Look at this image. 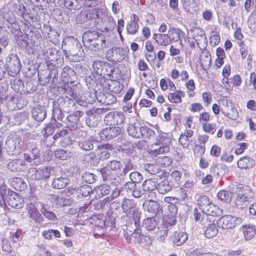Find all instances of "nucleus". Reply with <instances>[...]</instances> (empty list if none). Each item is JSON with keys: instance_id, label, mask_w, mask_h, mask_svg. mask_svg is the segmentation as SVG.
<instances>
[{"instance_id": "obj_1", "label": "nucleus", "mask_w": 256, "mask_h": 256, "mask_svg": "<svg viewBox=\"0 0 256 256\" xmlns=\"http://www.w3.org/2000/svg\"><path fill=\"white\" fill-rule=\"evenodd\" d=\"M82 42L86 48L94 52L100 51L108 46L105 36L96 30H88L84 32Z\"/></svg>"}, {"instance_id": "obj_2", "label": "nucleus", "mask_w": 256, "mask_h": 256, "mask_svg": "<svg viewBox=\"0 0 256 256\" xmlns=\"http://www.w3.org/2000/svg\"><path fill=\"white\" fill-rule=\"evenodd\" d=\"M66 46L72 56V62H78L84 57V52L81 44L73 36H68L62 42V48Z\"/></svg>"}, {"instance_id": "obj_3", "label": "nucleus", "mask_w": 256, "mask_h": 256, "mask_svg": "<svg viewBox=\"0 0 256 256\" xmlns=\"http://www.w3.org/2000/svg\"><path fill=\"white\" fill-rule=\"evenodd\" d=\"M92 67L94 70L98 74L101 76H108L114 78L116 71L118 70L112 64L102 60H96L93 62Z\"/></svg>"}, {"instance_id": "obj_4", "label": "nucleus", "mask_w": 256, "mask_h": 256, "mask_svg": "<svg viewBox=\"0 0 256 256\" xmlns=\"http://www.w3.org/2000/svg\"><path fill=\"white\" fill-rule=\"evenodd\" d=\"M6 65L8 74L11 76H15L20 72L21 64L18 56L16 54H9L6 60Z\"/></svg>"}, {"instance_id": "obj_5", "label": "nucleus", "mask_w": 256, "mask_h": 256, "mask_svg": "<svg viewBox=\"0 0 256 256\" xmlns=\"http://www.w3.org/2000/svg\"><path fill=\"white\" fill-rule=\"evenodd\" d=\"M122 190V188L121 186H110L107 184H103L99 186L96 190L100 196H103L110 194V196L106 198H110V202L120 196Z\"/></svg>"}, {"instance_id": "obj_6", "label": "nucleus", "mask_w": 256, "mask_h": 256, "mask_svg": "<svg viewBox=\"0 0 256 256\" xmlns=\"http://www.w3.org/2000/svg\"><path fill=\"white\" fill-rule=\"evenodd\" d=\"M136 206V204L133 200L127 198L124 200L122 205V212L126 214L127 216H129L131 212H132V214H134L133 220L136 225L138 222L139 223L141 214L135 209Z\"/></svg>"}, {"instance_id": "obj_7", "label": "nucleus", "mask_w": 256, "mask_h": 256, "mask_svg": "<svg viewBox=\"0 0 256 256\" xmlns=\"http://www.w3.org/2000/svg\"><path fill=\"white\" fill-rule=\"evenodd\" d=\"M216 222L219 228L222 229H230L236 225L240 224L242 222V219L231 215H225L220 217Z\"/></svg>"}, {"instance_id": "obj_8", "label": "nucleus", "mask_w": 256, "mask_h": 256, "mask_svg": "<svg viewBox=\"0 0 256 256\" xmlns=\"http://www.w3.org/2000/svg\"><path fill=\"white\" fill-rule=\"evenodd\" d=\"M212 218L204 216L202 217L201 220L202 224L206 228L204 235L208 238L215 236L218 233V229L216 226L214 220H212Z\"/></svg>"}, {"instance_id": "obj_9", "label": "nucleus", "mask_w": 256, "mask_h": 256, "mask_svg": "<svg viewBox=\"0 0 256 256\" xmlns=\"http://www.w3.org/2000/svg\"><path fill=\"white\" fill-rule=\"evenodd\" d=\"M126 56L125 50L121 47H115L108 50L106 54V58L110 62H120Z\"/></svg>"}, {"instance_id": "obj_10", "label": "nucleus", "mask_w": 256, "mask_h": 256, "mask_svg": "<svg viewBox=\"0 0 256 256\" xmlns=\"http://www.w3.org/2000/svg\"><path fill=\"white\" fill-rule=\"evenodd\" d=\"M157 142L155 144L159 146L158 148L152 150L150 154L154 156H157L160 154H164L169 152L170 148L169 144L170 142L168 138H164L162 134H160L156 138Z\"/></svg>"}, {"instance_id": "obj_11", "label": "nucleus", "mask_w": 256, "mask_h": 256, "mask_svg": "<svg viewBox=\"0 0 256 256\" xmlns=\"http://www.w3.org/2000/svg\"><path fill=\"white\" fill-rule=\"evenodd\" d=\"M50 174V170L48 167H42L36 169L30 168L28 172V178L35 180H40L48 178Z\"/></svg>"}, {"instance_id": "obj_12", "label": "nucleus", "mask_w": 256, "mask_h": 256, "mask_svg": "<svg viewBox=\"0 0 256 256\" xmlns=\"http://www.w3.org/2000/svg\"><path fill=\"white\" fill-rule=\"evenodd\" d=\"M121 132V129L118 126H109L102 129L99 132V136L102 140H109L118 136Z\"/></svg>"}, {"instance_id": "obj_13", "label": "nucleus", "mask_w": 256, "mask_h": 256, "mask_svg": "<svg viewBox=\"0 0 256 256\" xmlns=\"http://www.w3.org/2000/svg\"><path fill=\"white\" fill-rule=\"evenodd\" d=\"M20 142V137L16 134H11L8 137L5 143L4 148L8 154H14V152L16 150Z\"/></svg>"}, {"instance_id": "obj_14", "label": "nucleus", "mask_w": 256, "mask_h": 256, "mask_svg": "<svg viewBox=\"0 0 256 256\" xmlns=\"http://www.w3.org/2000/svg\"><path fill=\"white\" fill-rule=\"evenodd\" d=\"M140 223V222L139 221V223L138 222L136 225L134 224L136 229L132 234H129L128 232L124 234V238L128 243H136L142 242L144 236L142 234L141 230L139 228Z\"/></svg>"}, {"instance_id": "obj_15", "label": "nucleus", "mask_w": 256, "mask_h": 256, "mask_svg": "<svg viewBox=\"0 0 256 256\" xmlns=\"http://www.w3.org/2000/svg\"><path fill=\"white\" fill-rule=\"evenodd\" d=\"M232 190L236 192L237 194L244 195L245 198L251 200L254 196V192L248 186H243L242 184H238L234 185L232 186Z\"/></svg>"}, {"instance_id": "obj_16", "label": "nucleus", "mask_w": 256, "mask_h": 256, "mask_svg": "<svg viewBox=\"0 0 256 256\" xmlns=\"http://www.w3.org/2000/svg\"><path fill=\"white\" fill-rule=\"evenodd\" d=\"M84 114L82 111L76 110L68 116L66 122L67 127L71 130H75L77 128V124L80 118Z\"/></svg>"}, {"instance_id": "obj_17", "label": "nucleus", "mask_w": 256, "mask_h": 256, "mask_svg": "<svg viewBox=\"0 0 256 256\" xmlns=\"http://www.w3.org/2000/svg\"><path fill=\"white\" fill-rule=\"evenodd\" d=\"M96 100L105 105H110L116 101V98L112 94L106 92H99L96 96Z\"/></svg>"}, {"instance_id": "obj_18", "label": "nucleus", "mask_w": 256, "mask_h": 256, "mask_svg": "<svg viewBox=\"0 0 256 256\" xmlns=\"http://www.w3.org/2000/svg\"><path fill=\"white\" fill-rule=\"evenodd\" d=\"M143 207L144 210L154 216H156L162 210L159 202L156 200H150L144 201L143 204Z\"/></svg>"}, {"instance_id": "obj_19", "label": "nucleus", "mask_w": 256, "mask_h": 256, "mask_svg": "<svg viewBox=\"0 0 256 256\" xmlns=\"http://www.w3.org/2000/svg\"><path fill=\"white\" fill-rule=\"evenodd\" d=\"M26 208L28 216L34 222L37 224H40L44 221V218L37 210L36 206L30 204L28 205V207Z\"/></svg>"}, {"instance_id": "obj_20", "label": "nucleus", "mask_w": 256, "mask_h": 256, "mask_svg": "<svg viewBox=\"0 0 256 256\" xmlns=\"http://www.w3.org/2000/svg\"><path fill=\"white\" fill-rule=\"evenodd\" d=\"M32 117L38 122H42L46 116V111L44 106H37L32 110Z\"/></svg>"}, {"instance_id": "obj_21", "label": "nucleus", "mask_w": 256, "mask_h": 256, "mask_svg": "<svg viewBox=\"0 0 256 256\" xmlns=\"http://www.w3.org/2000/svg\"><path fill=\"white\" fill-rule=\"evenodd\" d=\"M8 202V204L16 208H20L24 206V200L15 192H13L9 196Z\"/></svg>"}, {"instance_id": "obj_22", "label": "nucleus", "mask_w": 256, "mask_h": 256, "mask_svg": "<svg viewBox=\"0 0 256 256\" xmlns=\"http://www.w3.org/2000/svg\"><path fill=\"white\" fill-rule=\"evenodd\" d=\"M202 211L205 214V216L211 217L220 215L222 214V210L217 206L210 203L207 206H204ZM204 216V214L202 216V217Z\"/></svg>"}, {"instance_id": "obj_23", "label": "nucleus", "mask_w": 256, "mask_h": 256, "mask_svg": "<svg viewBox=\"0 0 256 256\" xmlns=\"http://www.w3.org/2000/svg\"><path fill=\"white\" fill-rule=\"evenodd\" d=\"M152 38L157 44L162 46H167L171 44V39L168 34H154L152 35Z\"/></svg>"}, {"instance_id": "obj_24", "label": "nucleus", "mask_w": 256, "mask_h": 256, "mask_svg": "<svg viewBox=\"0 0 256 256\" xmlns=\"http://www.w3.org/2000/svg\"><path fill=\"white\" fill-rule=\"evenodd\" d=\"M8 168L12 172L24 171L26 168L24 162L20 159H16L10 162Z\"/></svg>"}, {"instance_id": "obj_25", "label": "nucleus", "mask_w": 256, "mask_h": 256, "mask_svg": "<svg viewBox=\"0 0 256 256\" xmlns=\"http://www.w3.org/2000/svg\"><path fill=\"white\" fill-rule=\"evenodd\" d=\"M255 164V161L248 156L240 158L237 162L238 166L240 169H248L252 168Z\"/></svg>"}, {"instance_id": "obj_26", "label": "nucleus", "mask_w": 256, "mask_h": 256, "mask_svg": "<svg viewBox=\"0 0 256 256\" xmlns=\"http://www.w3.org/2000/svg\"><path fill=\"white\" fill-rule=\"evenodd\" d=\"M187 234L183 232H175L172 236V240L173 243L178 246L184 244L188 240Z\"/></svg>"}, {"instance_id": "obj_27", "label": "nucleus", "mask_w": 256, "mask_h": 256, "mask_svg": "<svg viewBox=\"0 0 256 256\" xmlns=\"http://www.w3.org/2000/svg\"><path fill=\"white\" fill-rule=\"evenodd\" d=\"M48 68L47 72L50 73L52 76V82H54V79H57L58 76V68L60 67L56 61L47 60L46 62Z\"/></svg>"}, {"instance_id": "obj_28", "label": "nucleus", "mask_w": 256, "mask_h": 256, "mask_svg": "<svg viewBox=\"0 0 256 256\" xmlns=\"http://www.w3.org/2000/svg\"><path fill=\"white\" fill-rule=\"evenodd\" d=\"M158 182L154 178H149L145 180L142 186V191L144 192H152L156 189Z\"/></svg>"}, {"instance_id": "obj_29", "label": "nucleus", "mask_w": 256, "mask_h": 256, "mask_svg": "<svg viewBox=\"0 0 256 256\" xmlns=\"http://www.w3.org/2000/svg\"><path fill=\"white\" fill-rule=\"evenodd\" d=\"M142 226L148 231H154L158 228V221L154 216L148 218L144 220Z\"/></svg>"}, {"instance_id": "obj_30", "label": "nucleus", "mask_w": 256, "mask_h": 256, "mask_svg": "<svg viewBox=\"0 0 256 256\" xmlns=\"http://www.w3.org/2000/svg\"><path fill=\"white\" fill-rule=\"evenodd\" d=\"M42 51L48 60L57 61L60 57L59 52L56 48H49L46 50L44 49Z\"/></svg>"}, {"instance_id": "obj_31", "label": "nucleus", "mask_w": 256, "mask_h": 256, "mask_svg": "<svg viewBox=\"0 0 256 256\" xmlns=\"http://www.w3.org/2000/svg\"><path fill=\"white\" fill-rule=\"evenodd\" d=\"M76 72L74 70L68 66H64L61 72V76L64 82H68L74 77Z\"/></svg>"}, {"instance_id": "obj_32", "label": "nucleus", "mask_w": 256, "mask_h": 256, "mask_svg": "<svg viewBox=\"0 0 256 256\" xmlns=\"http://www.w3.org/2000/svg\"><path fill=\"white\" fill-rule=\"evenodd\" d=\"M142 126L138 124H130L128 127V134L133 138H140Z\"/></svg>"}, {"instance_id": "obj_33", "label": "nucleus", "mask_w": 256, "mask_h": 256, "mask_svg": "<svg viewBox=\"0 0 256 256\" xmlns=\"http://www.w3.org/2000/svg\"><path fill=\"white\" fill-rule=\"evenodd\" d=\"M44 130L45 131V132L44 134V138L42 140L47 147H50L54 144L56 140L54 139V136H51L50 134H48L47 132L49 130V132H51L52 128L50 126V124H48L44 128Z\"/></svg>"}, {"instance_id": "obj_34", "label": "nucleus", "mask_w": 256, "mask_h": 256, "mask_svg": "<svg viewBox=\"0 0 256 256\" xmlns=\"http://www.w3.org/2000/svg\"><path fill=\"white\" fill-rule=\"evenodd\" d=\"M70 180L66 177H60L54 178L52 182V186L56 189H62L66 186Z\"/></svg>"}, {"instance_id": "obj_35", "label": "nucleus", "mask_w": 256, "mask_h": 256, "mask_svg": "<svg viewBox=\"0 0 256 256\" xmlns=\"http://www.w3.org/2000/svg\"><path fill=\"white\" fill-rule=\"evenodd\" d=\"M208 136L206 134L200 135L198 136V142L199 144L195 146L196 149H198L199 154L202 156L205 152V143L208 140Z\"/></svg>"}, {"instance_id": "obj_36", "label": "nucleus", "mask_w": 256, "mask_h": 256, "mask_svg": "<svg viewBox=\"0 0 256 256\" xmlns=\"http://www.w3.org/2000/svg\"><path fill=\"white\" fill-rule=\"evenodd\" d=\"M168 220H166V223L162 224H161L160 228H158V229L160 230L158 232L159 236L158 240L162 242H164L165 240L168 236L170 228H171L170 226L172 225L168 224Z\"/></svg>"}, {"instance_id": "obj_37", "label": "nucleus", "mask_w": 256, "mask_h": 256, "mask_svg": "<svg viewBox=\"0 0 256 256\" xmlns=\"http://www.w3.org/2000/svg\"><path fill=\"white\" fill-rule=\"evenodd\" d=\"M66 104H74V102L73 100L68 98L67 97L66 98L59 97L56 101L53 102V108L56 107L62 110V108H66Z\"/></svg>"}, {"instance_id": "obj_38", "label": "nucleus", "mask_w": 256, "mask_h": 256, "mask_svg": "<svg viewBox=\"0 0 256 256\" xmlns=\"http://www.w3.org/2000/svg\"><path fill=\"white\" fill-rule=\"evenodd\" d=\"M94 140L92 138L80 140L78 142V147L82 150L88 151L93 149Z\"/></svg>"}, {"instance_id": "obj_39", "label": "nucleus", "mask_w": 256, "mask_h": 256, "mask_svg": "<svg viewBox=\"0 0 256 256\" xmlns=\"http://www.w3.org/2000/svg\"><path fill=\"white\" fill-rule=\"evenodd\" d=\"M86 114L87 118L86 120V124L90 127L96 126L100 121V116H96L88 110Z\"/></svg>"}, {"instance_id": "obj_40", "label": "nucleus", "mask_w": 256, "mask_h": 256, "mask_svg": "<svg viewBox=\"0 0 256 256\" xmlns=\"http://www.w3.org/2000/svg\"><path fill=\"white\" fill-rule=\"evenodd\" d=\"M144 166L145 170L152 174H158V176H160L161 174H163V172L158 164H146Z\"/></svg>"}, {"instance_id": "obj_41", "label": "nucleus", "mask_w": 256, "mask_h": 256, "mask_svg": "<svg viewBox=\"0 0 256 256\" xmlns=\"http://www.w3.org/2000/svg\"><path fill=\"white\" fill-rule=\"evenodd\" d=\"M168 35L170 36V38L171 39L172 43V42H176L180 40V36H184V33L180 29L172 28L168 31Z\"/></svg>"}, {"instance_id": "obj_42", "label": "nucleus", "mask_w": 256, "mask_h": 256, "mask_svg": "<svg viewBox=\"0 0 256 256\" xmlns=\"http://www.w3.org/2000/svg\"><path fill=\"white\" fill-rule=\"evenodd\" d=\"M38 81L41 85L45 86L48 84L52 76L47 71L42 70L38 72Z\"/></svg>"}, {"instance_id": "obj_43", "label": "nucleus", "mask_w": 256, "mask_h": 256, "mask_svg": "<svg viewBox=\"0 0 256 256\" xmlns=\"http://www.w3.org/2000/svg\"><path fill=\"white\" fill-rule=\"evenodd\" d=\"M250 202V200L245 198L244 195L238 194L235 200V204L238 208L243 209L248 206Z\"/></svg>"}, {"instance_id": "obj_44", "label": "nucleus", "mask_w": 256, "mask_h": 256, "mask_svg": "<svg viewBox=\"0 0 256 256\" xmlns=\"http://www.w3.org/2000/svg\"><path fill=\"white\" fill-rule=\"evenodd\" d=\"M244 236L246 240L252 238L256 234L255 229L252 226H244L242 227Z\"/></svg>"}, {"instance_id": "obj_45", "label": "nucleus", "mask_w": 256, "mask_h": 256, "mask_svg": "<svg viewBox=\"0 0 256 256\" xmlns=\"http://www.w3.org/2000/svg\"><path fill=\"white\" fill-rule=\"evenodd\" d=\"M168 210L170 212V216L168 223L170 225H173L176 221V216L178 212V204L168 205Z\"/></svg>"}, {"instance_id": "obj_46", "label": "nucleus", "mask_w": 256, "mask_h": 256, "mask_svg": "<svg viewBox=\"0 0 256 256\" xmlns=\"http://www.w3.org/2000/svg\"><path fill=\"white\" fill-rule=\"evenodd\" d=\"M156 189L160 193L165 194L171 190L172 186H170L169 182L165 180L162 181L160 183H158Z\"/></svg>"}, {"instance_id": "obj_47", "label": "nucleus", "mask_w": 256, "mask_h": 256, "mask_svg": "<svg viewBox=\"0 0 256 256\" xmlns=\"http://www.w3.org/2000/svg\"><path fill=\"white\" fill-rule=\"evenodd\" d=\"M220 111L232 120H235L238 116V114L237 110L232 106H231L230 111L224 108H220Z\"/></svg>"}, {"instance_id": "obj_48", "label": "nucleus", "mask_w": 256, "mask_h": 256, "mask_svg": "<svg viewBox=\"0 0 256 256\" xmlns=\"http://www.w3.org/2000/svg\"><path fill=\"white\" fill-rule=\"evenodd\" d=\"M83 158L84 161L90 166H96L99 163L98 158H96V155L93 152L86 154Z\"/></svg>"}, {"instance_id": "obj_49", "label": "nucleus", "mask_w": 256, "mask_h": 256, "mask_svg": "<svg viewBox=\"0 0 256 256\" xmlns=\"http://www.w3.org/2000/svg\"><path fill=\"white\" fill-rule=\"evenodd\" d=\"M217 197L218 200L224 202H229L232 200L230 193L226 190H220L217 194Z\"/></svg>"}, {"instance_id": "obj_50", "label": "nucleus", "mask_w": 256, "mask_h": 256, "mask_svg": "<svg viewBox=\"0 0 256 256\" xmlns=\"http://www.w3.org/2000/svg\"><path fill=\"white\" fill-rule=\"evenodd\" d=\"M192 32H194V38L197 42L198 44H199L198 41L200 39H204V40H206L205 32L202 29L200 28H195Z\"/></svg>"}, {"instance_id": "obj_51", "label": "nucleus", "mask_w": 256, "mask_h": 256, "mask_svg": "<svg viewBox=\"0 0 256 256\" xmlns=\"http://www.w3.org/2000/svg\"><path fill=\"white\" fill-rule=\"evenodd\" d=\"M154 134V132L150 128L146 126H142L140 130V138H150Z\"/></svg>"}, {"instance_id": "obj_52", "label": "nucleus", "mask_w": 256, "mask_h": 256, "mask_svg": "<svg viewBox=\"0 0 256 256\" xmlns=\"http://www.w3.org/2000/svg\"><path fill=\"white\" fill-rule=\"evenodd\" d=\"M172 162V160L170 157L164 156L158 157L156 163L164 167L169 166Z\"/></svg>"}, {"instance_id": "obj_53", "label": "nucleus", "mask_w": 256, "mask_h": 256, "mask_svg": "<svg viewBox=\"0 0 256 256\" xmlns=\"http://www.w3.org/2000/svg\"><path fill=\"white\" fill-rule=\"evenodd\" d=\"M210 44L212 46H215L220 42V36L218 33L214 30L212 31L210 33Z\"/></svg>"}, {"instance_id": "obj_54", "label": "nucleus", "mask_w": 256, "mask_h": 256, "mask_svg": "<svg viewBox=\"0 0 256 256\" xmlns=\"http://www.w3.org/2000/svg\"><path fill=\"white\" fill-rule=\"evenodd\" d=\"M138 29V24L135 22H130L126 25V30L128 34H135Z\"/></svg>"}, {"instance_id": "obj_55", "label": "nucleus", "mask_w": 256, "mask_h": 256, "mask_svg": "<svg viewBox=\"0 0 256 256\" xmlns=\"http://www.w3.org/2000/svg\"><path fill=\"white\" fill-rule=\"evenodd\" d=\"M225 166L220 164L214 165L210 168V172L218 176H222L224 174V168Z\"/></svg>"}, {"instance_id": "obj_56", "label": "nucleus", "mask_w": 256, "mask_h": 256, "mask_svg": "<svg viewBox=\"0 0 256 256\" xmlns=\"http://www.w3.org/2000/svg\"><path fill=\"white\" fill-rule=\"evenodd\" d=\"M129 176L130 181L136 184L140 183L143 179L142 174L138 172H131Z\"/></svg>"}, {"instance_id": "obj_57", "label": "nucleus", "mask_w": 256, "mask_h": 256, "mask_svg": "<svg viewBox=\"0 0 256 256\" xmlns=\"http://www.w3.org/2000/svg\"><path fill=\"white\" fill-rule=\"evenodd\" d=\"M91 190L90 187L87 185H84L80 186V187L78 186V189L76 190V193H78L83 196H86L89 195L90 192Z\"/></svg>"}, {"instance_id": "obj_58", "label": "nucleus", "mask_w": 256, "mask_h": 256, "mask_svg": "<svg viewBox=\"0 0 256 256\" xmlns=\"http://www.w3.org/2000/svg\"><path fill=\"white\" fill-rule=\"evenodd\" d=\"M82 178L84 182L88 184L94 183L96 180V176L94 174L89 172H86L83 174Z\"/></svg>"}, {"instance_id": "obj_59", "label": "nucleus", "mask_w": 256, "mask_h": 256, "mask_svg": "<svg viewBox=\"0 0 256 256\" xmlns=\"http://www.w3.org/2000/svg\"><path fill=\"white\" fill-rule=\"evenodd\" d=\"M114 116V112H110L106 114L104 118L105 124L110 126H115Z\"/></svg>"}, {"instance_id": "obj_60", "label": "nucleus", "mask_w": 256, "mask_h": 256, "mask_svg": "<svg viewBox=\"0 0 256 256\" xmlns=\"http://www.w3.org/2000/svg\"><path fill=\"white\" fill-rule=\"evenodd\" d=\"M114 126L116 125L122 124L124 120L125 116L122 112H114Z\"/></svg>"}, {"instance_id": "obj_61", "label": "nucleus", "mask_w": 256, "mask_h": 256, "mask_svg": "<svg viewBox=\"0 0 256 256\" xmlns=\"http://www.w3.org/2000/svg\"><path fill=\"white\" fill-rule=\"evenodd\" d=\"M197 202L201 210L204 208V206H206L211 203L209 200L208 198L206 196H200L198 198Z\"/></svg>"}, {"instance_id": "obj_62", "label": "nucleus", "mask_w": 256, "mask_h": 256, "mask_svg": "<svg viewBox=\"0 0 256 256\" xmlns=\"http://www.w3.org/2000/svg\"><path fill=\"white\" fill-rule=\"evenodd\" d=\"M52 115V118H54V120L57 119L60 120H62V118H64V114L62 112V110L56 107L53 108Z\"/></svg>"}, {"instance_id": "obj_63", "label": "nucleus", "mask_w": 256, "mask_h": 256, "mask_svg": "<svg viewBox=\"0 0 256 256\" xmlns=\"http://www.w3.org/2000/svg\"><path fill=\"white\" fill-rule=\"evenodd\" d=\"M64 5L66 8L70 10L79 8L76 0H64Z\"/></svg>"}, {"instance_id": "obj_64", "label": "nucleus", "mask_w": 256, "mask_h": 256, "mask_svg": "<svg viewBox=\"0 0 256 256\" xmlns=\"http://www.w3.org/2000/svg\"><path fill=\"white\" fill-rule=\"evenodd\" d=\"M202 128L205 132L212 134H214L216 130L215 124H212L211 123L203 124Z\"/></svg>"}]
</instances>
